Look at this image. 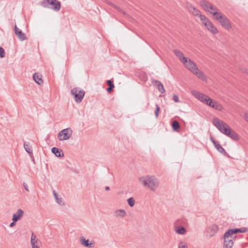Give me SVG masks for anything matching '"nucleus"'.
Masks as SVG:
<instances>
[{"instance_id": "nucleus-1", "label": "nucleus", "mask_w": 248, "mask_h": 248, "mask_svg": "<svg viewBox=\"0 0 248 248\" xmlns=\"http://www.w3.org/2000/svg\"><path fill=\"white\" fill-rule=\"evenodd\" d=\"M144 187L149 188L151 191H155L158 187L159 182L155 176L146 175L139 179Z\"/></svg>"}, {"instance_id": "nucleus-2", "label": "nucleus", "mask_w": 248, "mask_h": 248, "mask_svg": "<svg viewBox=\"0 0 248 248\" xmlns=\"http://www.w3.org/2000/svg\"><path fill=\"white\" fill-rule=\"evenodd\" d=\"M41 5L45 8L51 9L55 12L59 11L61 8V3L57 0H44Z\"/></svg>"}, {"instance_id": "nucleus-3", "label": "nucleus", "mask_w": 248, "mask_h": 248, "mask_svg": "<svg viewBox=\"0 0 248 248\" xmlns=\"http://www.w3.org/2000/svg\"><path fill=\"white\" fill-rule=\"evenodd\" d=\"M72 95L74 96L75 101L77 103H80L85 95V92L80 88H74L71 91Z\"/></svg>"}, {"instance_id": "nucleus-4", "label": "nucleus", "mask_w": 248, "mask_h": 248, "mask_svg": "<svg viewBox=\"0 0 248 248\" xmlns=\"http://www.w3.org/2000/svg\"><path fill=\"white\" fill-rule=\"evenodd\" d=\"M72 135V130L70 128H65L61 130L58 135L59 140H67L71 138Z\"/></svg>"}, {"instance_id": "nucleus-5", "label": "nucleus", "mask_w": 248, "mask_h": 248, "mask_svg": "<svg viewBox=\"0 0 248 248\" xmlns=\"http://www.w3.org/2000/svg\"><path fill=\"white\" fill-rule=\"evenodd\" d=\"M226 234L227 232L224 235V242L223 248H232L233 245V240L236 239V236Z\"/></svg>"}, {"instance_id": "nucleus-6", "label": "nucleus", "mask_w": 248, "mask_h": 248, "mask_svg": "<svg viewBox=\"0 0 248 248\" xmlns=\"http://www.w3.org/2000/svg\"><path fill=\"white\" fill-rule=\"evenodd\" d=\"M183 63L192 73H194L195 70H197L198 69L196 64L190 59L187 58L186 62H183Z\"/></svg>"}, {"instance_id": "nucleus-7", "label": "nucleus", "mask_w": 248, "mask_h": 248, "mask_svg": "<svg viewBox=\"0 0 248 248\" xmlns=\"http://www.w3.org/2000/svg\"><path fill=\"white\" fill-rule=\"evenodd\" d=\"M205 104L218 111H222L223 109V107L221 104L218 103L217 102L213 100L210 97L207 100Z\"/></svg>"}, {"instance_id": "nucleus-8", "label": "nucleus", "mask_w": 248, "mask_h": 248, "mask_svg": "<svg viewBox=\"0 0 248 248\" xmlns=\"http://www.w3.org/2000/svg\"><path fill=\"white\" fill-rule=\"evenodd\" d=\"M192 94L201 102L205 104L209 97L204 94L200 93L197 91H193Z\"/></svg>"}, {"instance_id": "nucleus-9", "label": "nucleus", "mask_w": 248, "mask_h": 248, "mask_svg": "<svg viewBox=\"0 0 248 248\" xmlns=\"http://www.w3.org/2000/svg\"><path fill=\"white\" fill-rule=\"evenodd\" d=\"M213 124L219 130L220 132L222 131L223 129L228 126V124L223 121L220 120L219 119L216 118L213 120Z\"/></svg>"}, {"instance_id": "nucleus-10", "label": "nucleus", "mask_w": 248, "mask_h": 248, "mask_svg": "<svg viewBox=\"0 0 248 248\" xmlns=\"http://www.w3.org/2000/svg\"><path fill=\"white\" fill-rule=\"evenodd\" d=\"M248 231V228L246 227H243L239 229H230L227 231L226 235H233L234 234L240 232V233H244L247 232Z\"/></svg>"}, {"instance_id": "nucleus-11", "label": "nucleus", "mask_w": 248, "mask_h": 248, "mask_svg": "<svg viewBox=\"0 0 248 248\" xmlns=\"http://www.w3.org/2000/svg\"><path fill=\"white\" fill-rule=\"evenodd\" d=\"M219 22L221 26L226 29H230L232 28L231 22L229 19L225 16H223V18L220 20Z\"/></svg>"}, {"instance_id": "nucleus-12", "label": "nucleus", "mask_w": 248, "mask_h": 248, "mask_svg": "<svg viewBox=\"0 0 248 248\" xmlns=\"http://www.w3.org/2000/svg\"><path fill=\"white\" fill-rule=\"evenodd\" d=\"M14 30L16 35L20 41H23L27 39L26 35L16 25H15Z\"/></svg>"}, {"instance_id": "nucleus-13", "label": "nucleus", "mask_w": 248, "mask_h": 248, "mask_svg": "<svg viewBox=\"0 0 248 248\" xmlns=\"http://www.w3.org/2000/svg\"><path fill=\"white\" fill-rule=\"evenodd\" d=\"M79 241L82 246L87 248H92L93 247V243L92 241L90 242L89 239L86 240L84 236H80Z\"/></svg>"}, {"instance_id": "nucleus-14", "label": "nucleus", "mask_w": 248, "mask_h": 248, "mask_svg": "<svg viewBox=\"0 0 248 248\" xmlns=\"http://www.w3.org/2000/svg\"><path fill=\"white\" fill-rule=\"evenodd\" d=\"M39 242V239L33 233H32L31 240V243L32 248H40V247L38 245Z\"/></svg>"}, {"instance_id": "nucleus-15", "label": "nucleus", "mask_w": 248, "mask_h": 248, "mask_svg": "<svg viewBox=\"0 0 248 248\" xmlns=\"http://www.w3.org/2000/svg\"><path fill=\"white\" fill-rule=\"evenodd\" d=\"M204 26L211 32L214 34H216L218 33L217 29L210 21L207 23H205Z\"/></svg>"}, {"instance_id": "nucleus-16", "label": "nucleus", "mask_w": 248, "mask_h": 248, "mask_svg": "<svg viewBox=\"0 0 248 248\" xmlns=\"http://www.w3.org/2000/svg\"><path fill=\"white\" fill-rule=\"evenodd\" d=\"M153 83L154 86L157 87L158 91L161 93L162 94L165 93V89L164 87V86L160 81L157 80H155L153 82Z\"/></svg>"}, {"instance_id": "nucleus-17", "label": "nucleus", "mask_w": 248, "mask_h": 248, "mask_svg": "<svg viewBox=\"0 0 248 248\" xmlns=\"http://www.w3.org/2000/svg\"><path fill=\"white\" fill-rule=\"evenodd\" d=\"M186 6L189 11L194 16H199L201 14L200 11L195 7H193L191 4L187 3Z\"/></svg>"}, {"instance_id": "nucleus-18", "label": "nucleus", "mask_w": 248, "mask_h": 248, "mask_svg": "<svg viewBox=\"0 0 248 248\" xmlns=\"http://www.w3.org/2000/svg\"><path fill=\"white\" fill-rule=\"evenodd\" d=\"M24 212L21 209H18L16 213L14 214L13 215L12 220L13 221H17L19 220L23 216Z\"/></svg>"}, {"instance_id": "nucleus-19", "label": "nucleus", "mask_w": 248, "mask_h": 248, "mask_svg": "<svg viewBox=\"0 0 248 248\" xmlns=\"http://www.w3.org/2000/svg\"><path fill=\"white\" fill-rule=\"evenodd\" d=\"M201 6L203 8V9L208 12L210 11V7L212 6V4L210 3L209 1H206L205 0H202L200 2Z\"/></svg>"}, {"instance_id": "nucleus-20", "label": "nucleus", "mask_w": 248, "mask_h": 248, "mask_svg": "<svg viewBox=\"0 0 248 248\" xmlns=\"http://www.w3.org/2000/svg\"><path fill=\"white\" fill-rule=\"evenodd\" d=\"M174 53L178 58L179 60L183 63V62H186V57H185L183 53L180 50L174 49L173 50Z\"/></svg>"}, {"instance_id": "nucleus-21", "label": "nucleus", "mask_w": 248, "mask_h": 248, "mask_svg": "<svg viewBox=\"0 0 248 248\" xmlns=\"http://www.w3.org/2000/svg\"><path fill=\"white\" fill-rule=\"evenodd\" d=\"M194 75L196 76L198 78H199L200 79L203 80V81H206V77L204 74V73L200 71L199 68H198L197 70H195L194 73H193Z\"/></svg>"}, {"instance_id": "nucleus-22", "label": "nucleus", "mask_w": 248, "mask_h": 248, "mask_svg": "<svg viewBox=\"0 0 248 248\" xmlns=\"http://www.w3.org/2000/svg\"><path fill=\"white\" fill-rule=\"evenodd\" d=\"M114 216L116 217L123 218L126 215V211L124 209H119L114 211Z\"/></svg>"}, {"instance_id": "nucleus-23", "label": "nucleus", "mask_w": 248, "mask_h": 248, "mask_svg": "<svg viewBox=\"0 0 248 248\" xmlns=\"http://www.w3.org/2000/svg\"><path fill=\"white\" fill-rule=\"evenodd\" d=\"M227 136L235 141H237L239 140V136L232 129H231L230 131L228 133Z\"/></svg>"}, {"instance_id": "nucleus-24", "label": "nucleus", "mask_w": 248, "mask_h": 248, "mask_svg": "<svg viewBox=\"0 0 248 248\" xmlns=\"http://www.w3.org/2000/svg\"><path fill=\"white\" fill-rule=\"evenodd\" d=\"M51 151L57 157H63L64 156L62 150L57 147H53L51 149Z\"/></svg>"}, {"instance_id": "nucleus-25", "label": "nucleus", "mask_w": 248, "mask_h": 248, "mask_svg": "<svg viewBox=\"0 0 248 248\" xmlns=\"http://www.w3.org/2000/svg\"><path fill=\"white\" fill-rule=\"evenodd\" d=\"M33 78L34 81L39 85H41L43 83V81L42 79V76L39 73H34L33 75Z\"/></svg>"}, {"instance_id": "nucleus-26", "label": "nucleus", "mask_w": 248, "mask_h": 248, "mask_svg": "<svg viewBox=\"0 0 248 248\" xmlns=\"http://www.w3.org/2000/svg\"><path fill=\"white\" fill-rule=\"evenodd\" d=\"M215 147L219 153L225 156H228V153L218 142L215 145Z\"/></svg>"}, {"instance_id": "nucleus-27", "label": "nucleus", "mask_w": 248, "mask_h": 248, "mask_svg": "<svg viewBox=\"0 0 248 248\" xmlns=\"http://www.w3.org/2000/svg\"><path fill=\"white\" fill-rule=\"evenodd\" d=\"M171 126L173 131L176 132H178L180 128V124L179 122L176 120H174L172 122Z\"/></svg>"}, {"instance_id": "nucleus-28", "label": "nucleus", "mask_w": 248, "mask_h": 248, "mask_svg": "<svg viewBox=\"0 0 248 248\" xmlns=\"http://www.w3.org/2000/svg\"><path fill=\"white\" fill-rule=\"evenodd\" d=\"M53 195L55 197V201L57 202V203H58L60 205H64V202H63V201L62 199L60 197H59V195L57 194L56 192L55 191H53Z\"/></svg>"}, {"instance_id": "nucleus-29", "label": "nucleus", "mask_w": 248, "mask_h": 248, "mask_svg": "<svg viewBox=\"0 0 248 248\" xmlns=\"http://www.w3.org/2000/svg\"><path fill=\"white\" fill-rule=\"evenodd\" d=\"M24 147L26 150V151L30 155H32V150L31 147L30 146V144L29 143H24Z\"/></svg>"}, {"instance_id": "nucleus-30", "label": "nucleus", "mask_w": 248, "mask_h": 248, "mask_svg": "<svg viewBox=\"0 0 248 248\" xmlns=\"http://www.w3.org/2000/svg\"><path fill=\"white\" fill-rule=\"evenodd\" d=\"M213 15L215 16V19L218 21V22H219L220 20L223 18V16H224L221 13L218 12H215L214 13H213Z\"/></svg>"}, {"instance_id": "nucleus-31", "label": "nucleus", "mask_w": 248, "mask_h": 248, "mask_svg": "<svg viewBox=\"0 0 248 248\" xmlns=\"http://www.w3.org/2000/svg\"><path fill=\"white\" fill-rule=\"evenodd\" d=\"M186 232V231L185 228L182 226L178 227V228L176 230V232L180 234H184Z\"/></svg>"}, {"instance_id": "nucleus-32", "label": "nucleus", "mask_w": 248, "mask_h": 248, "mask_svg": "<svg viewBox=\"0 0 248 248\" xmlns=\"http://www.w3.org/2000/svg\"><path fill=\"white\" fill-rule=\"evenodd\" d=\"M199 16H200L201 20L202 21V23L203 24H204V25H205V23H207L209 21V20L205 16L200 14Z\"/></svg>"}, {"instance_id": "nucleus-33", "label": "nucleus", "mask_w": 248, "mask_h": 248, "mask_svg": "<svg viewBox=\"0 0 248 248\" xmlns=\"http://www.w3.org/2000/svg\"><path fill=\"white\" fill-rule=\"evenodd\" d=\"M231 129V128L228 124V126H226V128L223 129L222 130V131H221L220 132H221L222 133L224 134V135L227 136L228 134V133H229V132L230 131Z\"/></svg>"}, {"instance_id": "nucleus-34", "label": "nucleus", "mask_w": 248, "mask_h": 248, "mask_svg": "<svg viewBox=\"0 0 248 248\" xmlns=\"http://www.w3.org/2000/svg\"><path fill=\"white\" fill-rule=\"evenodd\" d=\"M127 202L130 207H133L135 203V201L133 197H131L127 200Z\"/></svg>"}, {"instance_id": "nucleus-35", "label": "nucleus", "mask_w": 248, "mask_h": 248, "mask_svg": "<svg viewBox=\"0 0 248 248\" xmlns=\"http://www.w3.org/2000/svg\"><path fill=\"white\" fill-rule=\"evenodd\" d=\"M155 107H156V108H155V117L156 118H157L158 117V115H159V112L160 111V108L159 105L157 104L155 105Z\"/></svg>"}, {"instance_id": "nucleus-36", "label": "nucleus", "mask_w": 248, "mask_h": 248, "mask_svg": "<svg viewBox=\"0 0 248 248\" xmlns=\"http://www.w3.org/2000/svg\"><path fill=\"white\" fill-rule=\"evenodd\" d=\"M215 12H218V9L216 6L212 5V6L210 7V11H209V13L213 15V13H214Z\"/></svg>"}, {"instance_id": "nucleus-37", "label": "nucleus", "mask_w": 248, "mask_h": 248, "mask_svg": "<svg viewBox=\"0 0 248 248\" xmlns=\"http://www.w3.org/2000/svg\"><path fill=\"white\" fill-rule=\"evenodd\" d=\"M5 56V52L4 48L2 47H0V57L4 58Z\"/></svg>"}, {"instance_id": "nucleus-38", "label": "nucleus", "mask_w": 248, "mask_h": 248, "mask_svg": "<svg viewBox=\"0 0 248 248\" xmlns=\"http://www.w3.org/2000/svg\"><path fill=\"white\" fill-rule=\"evenodd\" d=\"M209 229L213 230L214 232V233H215L217 231L218 227L216 225H213L209 228Z\"/></svg>"}, {"instance_id": "nucleus-39", "label": "nucleus", "mask_w": 248, "mask_h": 248, "mask_svg": "<svg viewBox=\"0 0 248 248\" xmlns=\"http://www.w3.org/2000/svg\"><path fill=\"white\" fill-rule=\"evenodd\" d=\"M109 4L112 5L113 6L114 8H115L116 10H117L118 11L122 12L123 14H125L123 10H122L119 7L115 5V4H113L111 3V2L108 3Z\"/></svg>"}, {"instance_id": "nucleus-40", "label": "nucleus", "mask_w": 248, "mask_h": 248, "mask_svg": "<svg viewBox=\"0 0 248 248\" xmlns=\"http://www.w3.org/2000/svg\"><path fill=\"white\" fill-rule=\"evenodd\" d=\"M178 248H188L186 244L184 242H181L179 244Z\"/></svg>"}, {"instance_id": "nucleus-41", "label": "nucleus", "mask_w": 248, "mask_h": 248, "mask_svg": "<svg viewBox=\"0 0 248 248\" xmlns=\"http://www.w3.org/2000/svg\"><path fill=\"white\" fill-rule=\"evenodd\" d=\"M172 99L175 102H179V97L177 95L173 94L172 96Z\"/></svg>"}, {"instance_id": "nucleus-42", "label": "nucleus", "mask_w": 248, "mask_h": 248, "mask_svg": "<svg viewBox=\"0 0 248 248\" xmlns=\"http://www.w3.org/2000/svg\"><path fill=\"white\" fill-rule=\"evenodd\" d=\"M107 84L109 87H110V86L114 87V85L113 83V81L111 80H107Z\"/></svg>"}, {"instance_id": "nucleus-43", "label": "nucleus", "mask_w": 248, "mask_h": 248, "mask_svg": "<svg viewBox=\"0 0 248 248\" xmlns=\"http://www.w3.org/2000/svg\"><path fill=\"white\" fill-rule=\"evenodd\" d=\"M23 186L25 188V189L27 191H29V188H28V185L25 183H23Z\"/></svg>"}, {"instance_id": "nucleus-44", "label": "nucleus", "mask_w": 248, "mask_h": 248, "mask_svg": "<svg viewBox=\"0 0 248 248\" xmlns=\"http://www.w3.org/2000/svg\"><path fill=\"white\" fill-rule=\"evenodd\" d=\"M114 88V87L110 86L108 87V88H107V91L108 93H110L112 91L113 89Z\"/></svg>"}, {"instance_id": "nucleus-45", "label": "nucleus", "mask_w": 248, "mask_h": 248, "mask_svg": "<svg viewBox=\"0 0 248 248\" xmlns=\"http://www.w3.org/2000/svg\"><path fill=\"white\" fill-rule=\"evenodd\" d=\"M16 221H13V222L10 223V227H13L14 226H15L16 225Z\"/></svg>"}, {"instance_id": "nucleus-46", "label": "nucleus", "mask_w": 248, "mask_h": 248, "mask_svg": "<svg viewBox=\"0 0 248 248\" xmlns=\"http://www.w3.org/2000/svg\"><path fill=\"white\" fill-rule=\"evenodd\" d=\"M211 141L212 142V143L214 144V146L218 142L216 141L213 138H210Z\"/></svg>"}, {"instance_id": "nucleus-47", "label": "nucleus", "mask_w": 248, "mask_h": 248, "mask_svg": "<svg viewBox=\"0 0 248 248\" xmlns=\"http://www.w3.org/2000/svg\"><path fill=\"white\" fill-rule=\"evenodd\" d=\"M246 121L248 123V113H246L244 115Z\"/></svg>"}, {"instance_id": "nucleus-48", "label": "nucleus", "mask_w": 248, "mask_h": 248, "mask_svg": "<svg viewBox=\"0 0 248 248\" xmlns=\"http://www.w3.org/2000/svg\"><path fill=\"white\" fill-rule=\"evenodd\" d=\"M105 190H109V186H106V187H105Z\"/></svg>"}]
</instances>
